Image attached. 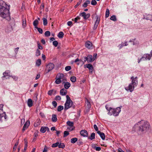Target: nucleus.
Returning a JSON list of instances; mask_svg holds the SVG:
<instances>
[{
	"instance_id": "nucleus-30",
	"label": "nucleus",
	"mask_w": 152,
	"mask_h": 152,
	"mask_svg": "<svg viewBox=\"0 0 152 152\" xmlns=\"http://www.w3.org/2000/svg\"><path fill=\"white\" fill-rule=\"evenodd\" d=\"M65 147V145L64 143H59L58 145V148H64Z\"/></svg>"
},
{
	"instance_id": "nucleus-6",
	"label": "nucleus",
	"mask_w": 152,
	"mask_h": 152,
	"mask_svg": "<svg viewBox=\"0 0 152 152\" xmlns=\"http://www.w3.org/2000/svg\"><path fill=\"white\" fill-rule=\"evenodd\" d=\"M3 105L2 104L0 105V120L1 121L2 118L4 117V119H6L7 118V116L5 112H3L2 107Z\"/></svg>"
},
{
	"instance_id": "nucleus-58",
	"label": "nucleus",
	"mask_w": 152,
	"mask_h": 152,
	"mask_svg": "<svg viewBox=\"0 0 152 152\" xmlns=\"http://www.w3.org/2000/svg\"><path fill=\"white\" fill-rule=\"evenodd\" d=\"M61 99V97L59 96H56L55 98V100H60Z\"/></svg>"
},
{
	"instance_id": "nucleus-45",
	"label": "nucleus",
	"mask_w": 152,
	"mask_h": 152,
	"mask_svg": "<svg viewBox=\"0 0 152 152\" xmlns=\"http://www.w3.org/2000/svg\"><path fill=\"white\" fill-rule=\"evenodd\" d=\"M37 44L38 45V49H41L42 50V46L40 45V44L39 43V42L38 41L37 42Z\"/></svg>"
},
{
	"instance_id": "nucleus-54",
	"label": "nucleus",
	"mask_w": 152,
	"mask_h": 152,
	"mask_svg": "<svg viewBox=\"0 0 152 152\" xmlns=\"http://www.w3.org/2000/svg\"><path fill=\"white\" fill-rule=\"evenodd\" d=\"M90 15L89 13H88V14H86L85 15V16L84 19L86 20V19H88L90 17Z\"/></svg>"
},
{
	"instance_id": "nucleus-15",
	"label": "nucleus",
	"mask_w": 152,
	"mask_h": 152,
	"mask_svg": "<svg viewBox=\"0 0 152 152\" xmlns=\"http://www.w3.org/2000/svg\"><path fill=\"white\" fill-rule=\"evenodd\" d=\"M66 123L67 125L70 126L71 127H72V129H71V131L74 129L75 127L73 126L74 123L73 122H71L69 121H67Z\"/></svg>"
},
{
	"instance_id": "nucleus-19",
	"label": "nucleus",
	"mask_w": 152,
	"mask_h": 152,
	"mask_svg": "<svg viewBox=\"0 0 152 152\" xmlns=\"http://www.w3.org/2000/svg\"><path fill=\"white\" fill-rule=\"evenodd\" d=\"M64 83V87L65 89H67L70 86L71 84L69 82H67L65 83V82L64 81L63 83Z\"/></svg>"
},
{
	"instance_id": "nucleus-49",
	"label": "nucleus",
	"mask_w": 152,
	"mask_h": 152,
	"mask_svg": "<svg viewBox=\"0 0 152 152\" xmlns=\"http://www.w3.org/2000/svg\"><path fill=\"white\" fill-rule=\"evenodd\" d=\"M71 69V67L70 66H67L65 67V70L66 71H68Z\"/></svg>"
},
{
	"instance_id": "nucleus-2",
	"label": "nucleus",
	"mask_w": 152,
	"mask_h": 152,
	"mask_svg": "<svg viewBox=\"0 0 152 152\" xmlns=\"http://www.w3.org/2000/svg\"><path fill=\"white\" fill-rule=\"evenodd\" d=\"M7 4L3 1L0 4V16L9 21L10 19V5L7 7Z\"/></svg>"
},
{
	"instance_id": "nucleus-60",
	"label": "nucleus",
	"mask_w": 152,
	"mask_h": 152,
	"mask_svg": "<svg viewBox=\"0 0 152 152\" xmlns=\"http://www.w3.org/2000/svg\"><path fill=\"white\" fill-rule=\"evenodd\" d=\"M48 147L46 145H45L43 152H47L48 151Z\"/></svg>"
},
{
	"instance_id": "nucleus-29",
	"label": "nucleus",
	"mask_w": 152,
	"mask_h": 152,
	"mask_svg": "<svg viewBox=\"0 0 152 152\" xmlns=\"http://www.w3.org/2000/svg\"><path fill=\"white\" fill-rule=\"evenodd\" d=\"M24 140L25 141V146L24 150V151H26L27 149L28 146V142L26 138L24 139Z\"/></svg>"
},
{
	"instance_id": "nucleus-3",
	"label": "nucleus",
	"mask_w": 152,
	"mask_h": 152,
	"mask_svg": "<svg viewBox=\"0 0 152 152\" xmlns=\"http://www.w3.org/2000/svg\"><path fill=\"white\" fill-rule=\"evenodd\" d=\"M121 107L122 106H121L117 107L116 108H113L110 107L109 112L108 113V114L110 115H113L115 116H118L121 111Z\"/></svg>"
},
{
	"instance_id": "nucleus-1",
	"label": "nucleus",
	"mask_w": 152,
	"mask_h": 152,
	"mask_svg": "<svg viewBox=\"0 0 152 152\" xmlns=\"http://www.w3.org/2000/svg\"><path fill=\"white\" fill-rule=\"evenodd\" d=\"M134 128L138 134H143L148 131L151 129V126L148 122L141 120L134 125Z\"/></svg>"
},
{
	"instance_id": "nucleus-31",
	"label": "nucleus",
	"mask_w": 152,
	"mask_h": 152,
	"mask_svg": "<svg viewBox=\"0 0 152 152\" xmlns=\"http://www.w3.org/2000/svg\"><path fill=\"white\" fill-rule=\"evenodd\" d=\"M43 21V24L44 26H46L47 25L48 23L47 20L46 18H42Z\"/></svg>"
},
{
	"instance_id": "nucleus-33",
	"label": "nucleus",
	"mask_w": 152,
	"mask_h": 152,
	"mask_svg": "<svg viewBox=\"0 0 152 152\" xmlns=\"http://www.w3.org/2000/svg\"><path fill=\"white\" fill-rule=\"evenodd\" d=\"M77 141V138H72L71 139V142L72 143H74Z\"/></svg>"
},
{
	"instance_id": "nucleus-8",
	"label": "nucleus",
	"mask_w": 152,
	"mask_h": 152,
	"mask_svg": "<svg viewBox=\"0 0 152 152\" xmlns=\"http://www.w3.org/2000/svg\"><path fill=\"white\" fill-rule=\"evenodd\" d=\"M131 79H132L131 83L129 84L128 87L125 88L126 90L127 91H129L130 92H132V85H133V76H132L131 77Z\"/></svg>"
},
{
	"instance_id": "nucleus-61",
	"label": "nucleus",
	"mask_w": 152,
	"mask_h": 152,
	"mask_svg": "<svg viewBox=\"0 0 152 152\" xmlns=\"http://www.w3.org/2000/svg\"><path fill=\"white\" fill-rule=\"evenodd\" d=\"M82 0H81L80 1H79V2H78L77 4L75 5V8H76L81 3V1Z\"/></svg>"
},
{
	"instance_id": "nucleus-16",
	"label": "nucleus",
	"mask_w": 152,
	"mask_h": 152,
	"mask_svg": "<svg viewBox=\"0 0 152 152\" xmlns=\"http://www.w3.org/2000/svg\"><path fill=\"white\" fill-rule=\"evenodd\" d=\"M97 133L99 135L101 138L102 140H104L105 139V136L104 133L101 132L100 131H98Z\"/></svg>"
},
{
	"instance_id": "nucleus-24",
	"label": "nucleus",
	"mask_w": 152,
	"mask_h": 152,
	"mask_svg": "<svg viewBox=\"0 0 152 152\" xmlns=\"http://www.w3.org/2000/svg\"><path fill=\"white\" fill-rule=\"evenodd\" d=\"M92 148L94 149H95L96 151H100L101 150V148L99 147H97L95 145H93L92 146Z\"/></svg>"
},
{
	"instance_id": "nucleus-25",
	"label": "nucleus",
	"mask_w": 152,
	"mask_h": 152,
	"mask_svg": "<svg viewBox=\"0 0 152 152\" xmlns=\"http://www.w3.org/2000/svg\"><path fill=\"white\" fill-rule=\"evenodd\" d=\"M96 20L95 22L94 25L98 26V24L99 23L100 21V18L99 17V16L97 15H96Z\"/></svg>"
},
{
	"instance_id": "nucleus-32",
	"label": "nucleus",
	"mask_w": 152,
	"mask_h": 152,
	"mask_svg": "<svg viewBox=\"0 0 152 152\" xmlns=\"http://www.w3.org/2000/svg\"><path fill=\"white\" fill-rule=\"evenodd\" d=\"M64 35V34L63 32L61 31L58 33V36L59 38H62Z\"/></svg>"
},
{
	"instance_id": "nucleus-23",
	"label": "nucleus",
	"mask_w": 152,
	"mask_h": 152,
	"mask_svg": "<svg viewBox=\"0 0 152 152\" xmlns=\"http://www.w3.org/2000/svg\"><path fill=\"white\" fill-rule=\"evenodd\" d=\"M57 116L56 115L53 114L52 115V120L54 122H55L57 121Z\"/></svg>"
},
{
	"instance_id": "nucleus-17",
	"label": "nucleus",
	"mask_w": 152,
	"mask_h": 152,
	"mask_svg": "<svg viewBox=\"0 0 152 152\" xmlns=\"http://www.w3.org/2000/svg\"><path fill=\"white\" fill-rule=\"evenodd\" d=\"M88 63H91L94 61L95 60L94 58H93V56L91 55H88Z\"/></svg>"
},
{
	"instance_id": "nucleus-14",
	"label": "nucleus",
	"mask_w": 152,
	"mask_h": 152,
	"mask_svg": "<svg viewBox=\"0 0 152 152\" xmlns=\"http://www.w3.org/2000/svg\"><path fill=\"white\" fill-rule=\"evenodd\" d=\"M10 71L9 70H7L3 74V76L2 77V78L5 77L6 76H8L10 77H12V75L10 74Z\"/></svg>"
},
{
	"instance_id": "nucleus-41",
	"label": "nucleus",
	"mask_w": 152,
	"mask_h": 152,
	"mask_svg": "<svg viewBox=\"0 0 152 152\" xmlns=\"http://www.w3.org/2000/svg\"><path fill=\"white\" fill-rule=\"evenodd\" d=\"M64 107L63 106L60 105L58 107L57 111L58 112L61 111L63 109Z\"/></svg>"
},
{
	"instance_id": "nucleus-20",
	"label": "nucleus",
	"mask_w": 152,
	"mask_h": 152,
	"mask_svg": "<svg viewBox=\"0 0 152 152\" xmlns=\"http://www.w3.org/2000/svg\"><path fill=\"white\" fill-rule=\"evenodd\" d=\"M27 104L28 106L29 107H31L32 106L33 103L31 99H29L28 100Z\"/></svg>"
},
{
	"instance_id": "nucleus-27",
	"label": "nucleus",
	"mask_w": 152,
	"mask_h": 152,
	"mask_svg": "<svg viewBox=\"0 0 152 152\" xmlns=\"http://www.w3.org/2000/svg\"><path fill=\"white\" fill-rule=\"evenodd\" d=\"M39 21L37 19H36L33 22V25L36 28L37 27V25L38 24Z\"/></svg>"
},
{
	"instance_id": "nucleus-63",
	"label": "nucleus",
	"mask_w": 152,
	"mask_h": 152,
	"mask_svg": "<svg viewBox=\"0 0 152 152\" xmlns=\"http://www.w3.org/2000/svg\"><path fill=\"white\" fill-rule=\"evenodd\" d=\"M19 49V48L18 47V48H16L15 49V53L16 55L18 53Z\"/></svg>"
},
{
	"instance_id": "nucleus-4",
	"label": "nucleus",
	"mask_w": 152,
	"mask_h": 152,
	"mask_svg": "<svg viewBox=\"0 0 152 152\" xmlns=\"http://www.w3.org/2000/svg\"><path fill=\"white\" fill-rule=\"evenodd\" d=\"M64 110H66L71 107H72L73 109H74L75 106L73 104V102H71L70 101H66L64 104Z\"/></svg>"
},
{
	"instance_id": "nucleus-40",
	"label": "nucleus",
	"mask_w": 152,
	"mask_h": 152,
	"mask_svg": "<svg viewBox=\"0 0 152 152\" xmlns=\"http://www.w3.org/2000/svg\"><path fill=\"white\" fill-rule=\"evenodd\" d=\"M71 81L73 83H74L76 81V77L75 76L71 77L70 78Z\"/></svg>"
},
{
	"instance_id": "nucleus-35",
	"label": "nucleus",
	"mask_w": 152,
	"mask_h": 152,
	"mask_svg": "<svg viewBox=\"0 0 152 152\" xmlns=\"http://www.w3.org/2000/svg\"><path fill=\"white\" fill-rule=\"evenodd\" d=\"M56 80L55 81L56 83L57 84H60L61 82V80L60 79H58V78H56Z\"/></svg>"
},
{
	"instance_id": "nucleus-53",
	"label": "nucleus",
	"mask_w": 152,
	"mask_h": 152,
	"mask_svg": "<svg viewBox=\"0 0 152 152\" xmlns=\"http://www.w3.org/2000/svg\"><path fill=\"white\" fill-rule=\"evenodd\" d=\"M69 132L67 131H65L64 132V137H65L69 135Z\"/></svg>"
},
{
	"instance_id": "nucleus-56",
	"label": "nucleus",
	"mask_w": 152,
	"mask_h": 152,
	"mask_svg": "<svg viewBox=\"0 0 152 152\" xmlns=\"http://www.w3.org/2000/svg\"><path fill=\"white\" fill-rule=\"evenodd\" d=\"M52 104L54 107H56L57 106V103L55 101H53Z\"/></svg>"
},
{
	"instance_id": "nucleus-12",
	"label": "nucleus",
	"mask_w": 152,
	"mask_h": 152,
	"mask_svg": "<svg viewBox=\"0 0 152 152\" xmlns=\"http://www.w3.org/2000/svg\"><path fill=\"white\" fill-rule=\"evenodd\" d=\"M49 128L47 126H42L40 129V132L42 133H45L46 131L49 132Z\"/></svg>"
},
{
	"instance_id": "nucleus-5",
	"label": "nucleus",
	"mask_w": 152,
	"mask_h": 152,
	"mask_svg": "<svg viewBox=\"0 0 152 152\" xmlns=\"http://www.w3.org/2000/svg\"><path fill=\"white\" fill-rule=\"evenodd\" d=\"M151 56L150 54H144L142 57L140 59H138V62L139 63L140 61L142 60H150L151 58Z\"/></svg>"
},
{
	"instance_id": "nucleus-22",
	"label": "nucleus",
	"mask_w": 152,
	"mask_h": 152,
	"mask_svg": "<svg viewBox=\"0 0 152 152\" xmlns=\"http://www.w3.org/2000/svg\"><path fill=\"white\" fill-rule=\"evenodd\" d=\"M95 133L93 132L91 133L90 136L88 137V138L91 140H92L95 138Z\"/></svg>"
},
{
	"instance_id": "nucleus-42",
	"label": "nucleus",
	"mask_w": 152,
	"mask_h": 152,
	"mask_svg": "<svg viewBox=\"0 0 152 152\" xmlns=\"http://www.w3.org/2000/svg\"><path fill=\"white\" fill-rule=\"evenodd\" d=\"M50 33L49 31H47L45 33V37H48L50 36Z\"/></svg>"
},
{
	"instance_id": "nucleus-21",
	"label": "nucleus",
	"mask_w": 152,
	"mask_h": 152,
	"mask_svg": "<svg viewBox=\"0 0 152 152\" xmlns=\"http://www.w3.org/2000/svg\"><path fill=\"white\" fill-rule=\"evenodd\" d=\"M86 67L88 68L90 70H91V73L92 72L93 68L92 65L90 64H86Z\"/></svg>"
},
{
	"instance_id": "nucleus-9",
	"label": "nucleus",
	"mask_w": 152,
	"mask_h": 152,
	"mask_svg": "<svg viewBox=\"0 0 152 152\" xmlns=\"http://www.w3.org/2000/svg\"><path fill=\"white\" fill-rule=\"evenodd\" d=\"M85 46L88 49L92 48V42L89 41H87L85 43Z\"/></svg>"
},
{
	"instance_id": "nucleus-57",
	"label": "nucleus",
	"mask_w": 152,
	"mask_h": 152,
	"mask_svg": "<svg viewBox=\"0 0 152 152\" xmlns=\"http://www.w3.org/2000/svg\"><path fill=\"white\" fill-rule=\"evenodd\" d=\"M86 14L85 12H83L82 13H80V15L83 17V18H84Z\"/></svg>"
},
{
	"instance_id": "nucleus-51",
	"label": "nucleus",
	"mask_w": 152,
	"mask_h": 152,
	"mask_svg": "<svg viewBox=\"0 0 152 152\" xmlns=\"http://www.w3.org/2000/svg\"><path fill=\"white\" fill-rule=\"evenodd\" d=\"M29 124H30V122L27 121L25 123V124L24 125H26L25 127L26 128H28V126L29 125Z\"/></svg>"
},
{
	"instance_id": "nucleus-13",
	"label": "nucleus",
	"mask_w": 152,
	"mask_h": 152,
	"mask_svg": "<svg viewBox=\"0 0 152 152\" xmlns=\"http://www.w3.org/2000/svg\"><path fill=\"white\" fill-rule=\"evenodd\" d=\"M64 76L63 74L59 73L57 74L56 77V78H58V79H60L61 80V79H63V82L64 80Z\"/></svg>"
},
{
	"instance_id": "nucleus-48",
	"label": "nucleus",
	"mask_w": 152,
	"mask_h": 152,
	"mask_svg": "<svg viewBox=\"0 0 152 152\" xmlns=\"http://www.w3.org/2000/svg\"><path fill=\"white\" fill-rule=\"evenodd\" d=\"M97 4V2L95 0H92L91 1V4L93 5H95Z\"/></svg>"
},
{
	"instance_id": "nucleus-43",
	"label": "nucleus",
	"mask_w": 152,
	"mask_h": 152,
	"mask_svg": "<svg viewBox=\"0 0 152 152\" xmlns=\"http://www.w3.org/2000/svg\"><path fill=\"white\" fill-rule=\"evenodd\" d=\"M54 91L55 93L56 92V91L53 89L49 90L48 92V94L49 95H51L53 91Z\"/></svg>"
},
{
	"instance_id": "nucleus-47",
	"label": "nucleus",
	"mask_w": 152,
	"mask_h": 152,
	"mask_svg": "<svg viewBox=\"0 0 152 152\" xmlns=\"http://www.w3.org/2000/svg\"><path fill=\"white\" fill-rule=\"evenodd\" d=\"M53 45H54L55 47H56L57 46L58 43L57 41L55 40L53 42Z\"/></svg>"
},
{
	"instance_id": "nucleus-26",
	"label": "nucleus",
	"mask_w": 152,
	"mask_h": 152,
	"mask_svg": "<svg viewBox=\"0 0 152 152\" xmlns=\"http://www.w3.org/2000/svg\"><path fill=\"white\" fill-rule=\"evenodd\" d=\"M41 64V59H37L36 62V65L38 66H39Z\"/></svg>"
},
{
	"instance_id": "nucleus-36",
	"label": "nucleus",
	"mask_w": 152,
	"mask_h": 152,
	"mask_svg": "<svg viewBox=\"0 0 152 152\" xmlns=\"http://www.w3.org/2000/svg\"><path fill=\"white\" fill-rule=\"evenodd\" d=\"M110 12L109 10L108 9H106V10L105 13V18H108Z\"/></svg>"
},
{
	"instance_id": "nucleus-50",
	"label": "nucleus",
	"mask_w": 152,
	"mask_h": 152,
	"mask_svg": "<svg viewBox=\"0 0 152 152\" xmlns=\"http://www.w3.org/2000/svg\"><path fill=\"white\" fill-rule=\"evenodd\" d=\"M80 18L79 16H78L76 18H75L74 19V21L75 23H78L77 21L78 20H80Z\"/></svg>"
},
{
	"instance_id": "nucleus-62",
	"label": "nucleus",
	"mask_w": 152,
	"mask_h": 152,
	"mask_svg": "<svg viewBox=\"0 0 152 152\" xmlns=\"http://www.w3.org/2000/svg\"><path fill=\"white\" fill-rule=\"evenodd\" d=\"M94 129H95V130L96 131H98V127H97V126H96V124H94Z\"/></svg>"
},
{
	"instance_id": "nucleus-46",
	"label": "nucleus",
	"mask_w": 152,
	"mask_h": 152,
	"mask_svg": "<svg viewBox=\"0 0 152 152\" xmlns=\"http://www.w3.org/2000/svg\"><path fill=\"white\" fill-rule=\"evenodd\" d=\"M127 42H125V43H122L121 45V46L120 47V48H121L122 47L124 46H127L128 44H127Z\"/></svg>"
},
{
	"instance_id": "nucleus-64",
	"label": "nucleus",
	"mask_w": 152,
	"mask_h": 152,
	"mask_svg": "<svg viewBox=\"0 0 152 152\" xmlns=\"http://www.w3.org/2000/svg\"><path fill=\"white\" fill-rule=\"evenodd\" d=\"M67 24L68 26H71L72 24V22L71 21H68L67 23Z\"/></svg>"
},
{
	"instance_id": "nucleus-38",
	"label": "nucleus",
	"mask_w": 152,
	"mask_h": 152,
	"mask_svg": "<svg viewBox=\"0 0 152 152\" xmlns=\"http://www.w3.org/2000/svg\"><path fill=\"white\" fill-rule=\"evenodd\" d=\"M59 142H57L53 144L51 146L52 147V148H56L58 146V147Z\"/></svg>"
},
{
	"instance_id": "nucleus-34",
	"label": "nucleus",
	"mask_w": 152,
	"mask_h": 152,
	"mask_svg": "<svg viewBox=\"0 0 152 152\" xmlns=\"http://www.w3.org/2000/svg\"><path fill=\"white\" fill-rule=\"evenodd\" d=\"M110 19L114 21H115L117 20L116 16L115 15H113L110 18Z\"/></svg>"
},
{
	"instance_id": "nucleus-39",
	"label": "nucleus",
	"mask_w": 152,
	"mask_h": 152,
	"mask_svg": "<svg viewBox=\"0 0 152 152\" xmlns=\"http://www.w3.org/2000/svg\"><path fill=\"white\" fill-rule=\"evenodd\" d=\"M41 53L40 51L39 50V49H37L35 55L37 56H39L40 55Z\"/></svg>"
},
{
	"instance_id": "nucleus-28",
	"label": "nucleus",
	"mask_w": 152,
	"mask_h": 152,
	"mask_svg": "<svg viewBox=\"0 0 152 152\" xmlns=\"http://www.w3.org/2000/svg\"><path fill=\"white\" fill-rule=\"evenodd\" d=\"M137 77H136L134 78V86H136L138 84V81L137 80Z\"/></svg>"
},
{
	"instance_id": "nucleus-37",
	"label": "nucleus",
	"mask_w": 152,
	"mask_h": 152,
	"mask_svg": "<svg viewBox=\"0 0 152 152\" xmlns=\"http://www.w3.org/2000/svg\"><path fill=\"white\" fill-rule=\"evenodd\" d=\"M22 21V26L23 28H25L26 25V20L25 19V20H24V19H23Z\"/></svg>"
},
{
	"instance_id": "nucleus-7",
	"label": "nucleus",
	"mask_w": 152,
	"mask_h": 152,
	"mask_svg": "<svg viewBox=\"0 0 152 152\" xmlns=\"http://www.w3.org/2000/svg\"><path fill=\"white\" fill-rule=\"evenodd\" d=\"M54 67V65L53 63H50L47 65V72L46 73H48L52 70Z\"/></svg>"
},
{
	"instance_id": "nucleus-44",
	"label": "nucleus",
	"mask_w": 152,
	"mask_h": 152,
	"mask_svg": "<svg viewBox=\"0 0 152 152\" xmlns=\"http://www.w3.org/2000/svg\"><path fill=\"white\" fill-rule=\"evenodd\" d=\"M36 28L37 29L39 33L42 34L43 33V30L42 28L38 27H37Z\"/></svg>"
},
{
	"instance_id": "nucleus-52",
	"label": "nucleus",
	"mask_w": 152,
	"mask_h": 152,
	"mask_svg": "<svg viewBox=\"0 0 152 152\" xmlns=\"http://www.w3.org/2000/svg\"><path fill=\"white\" fill-rule=\"evenodd\" d=\"M66 101H67L68 102L70 101V102H72V101L70 99V98L69 96L68 95H67L66 96Z\"/></svg>"
},
{
	"instance_id": "nucleus-55",
	"label": "nucleus",
	"mask_w": 152,
	"mask_h": 152,
	"mask_svg": "<svg viewBox=\"0 0 152 152\" xmlns=\"http://www.w3.org/2000/svg\"><path fill=\"white\" fill-rule=\"evenodd\" d=\"M87 104L88 108L89 109L91 107V104L88 100H87Z\"/></svg>"
},
{
	"instance_id": "nucleus-59",
	"label": "nucleus",
	"mask_w": 152,
	"mask_h": 152,
	"mask_svg": "<svg viewBox=\"0 0 152 152\" xmlns=\"http://www.w3.org/2000/svg\"><path fill=\"white\" fill-rule=\"evenodd\" d=\"M77 143L79 145H83V142L80 140H79L78 141Z\"/></svg>"
},
{
	"instance_id": "nucleus-18",
	"label": "nucleus",
	"mask_w": 152,
	"mask_h": 152,
	"mask_svg": "<svg viewBox=\"0 0 152 152\" xmlns=\"http://www.w3.org/2000/svg\"><path fill=\"white\" fill-rule=\"evenodd\" d=\"M67 93V91L64 88H63L60 91V94L62 96L65 95Z\"/></svg>"
},
{
	"instance_id": "nucleus-11",
	"label": "nucleus",
	"mask_w": 152,
	"mask_h": 152,
	"mask_svg": "<svg viewBox=\"0 0 152 152\" xmlns=\"http://www.w3.org/2000/svg\"><path fill=\"white\" fill-rule=\"evenodd\" d=\"M144 19H145L146 20H149L151 21H152V15L146 14L144 15Z\"/></svg>"
},
{
	"instance_id": "nucleus-10",
	"label": "nucleus",
	"mask_w": 152,
	"mask_h": 152,
	"mask_svg": "<svg viewBox=\"0 0 152 152\" xmlns=\"http://www.w3.org/2000/svg\"><path fill=\"white\" fill-rule=\"evenodd\" d=\"M81 135L84 137H88V134L87 131L85 130H81L80 132Z\"/></svg>"
}]
</instances>
